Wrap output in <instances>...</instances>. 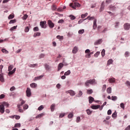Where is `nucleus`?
Masks as SVG:
<instances>
[{"label": "nucleus", "instance_id": "nucleus-29", "mask_svg": "<svg viewBox=\"0 0 130 130\" xmlns=\"http://www.w3.org/2000/svg\"><path fill=\"white\" fill-rule=\"evenodd\" d=\"M70 74H71L70 70H68L67 72H66L64 73V76H69V75H70Z\"/></svg>", "mask_w": 130, "mask_h": 130}, {"label": "nucleus", "instance_id": "nucleus-18", "mask_svg": "<svg viewBox=\"0 0 130 130\" xmlns=\"http://www.w3.org/2000/svg\"><path fill=\"white\" fill-rule=\"evenodd\" d=\"M91 108L92 109H98V108H100V105H92L91 106Z\"/></svg>", "mask_w": 130, "mask_h": 130}, {"label": "nucleus", "instance_id": "nucleus-31", "mask_svg": "<svg viewBox=\"0 0 130 130\" xmlns=\"http://www.w3.org/2000/svg\"><path fill=\"white\" fill-rule=\"evenodd\" d=\"M113 62V60L112 59H110L109 60H108V64L110 65L112 64Z\"/></svg>", "mask_w": 130, "mask_h": 130}, {"label": "nucleus", "instance_id": "nucleus-22", "mask_svg": "<svg viewBox=\"0 0 130 130\" xmlns=\"http://www.w3.org/2000/svg\"><path fill=\"white\" fill-rule=\"evenodd\" d=\"M112 91V89L111 88V87H108L107 89V92L108 94H111Z\"/></svg>", "mask_w": 130, "mask_h": 130}, {"label": "nucleus", "instance_id": "nucleus-36", "mask_svg": "<svg viewBox=\"0 0 130 130\" xmlns=\"http://www.w3.org/2000/svg\"><path fill=\"white\" fill-rule=\"evenodd\" d=\"M14 68V66H13V65H10L9 67H8V71L9 72H10L11 71H12L13 70V68Z\"/></svg>", "mask_w": 130, "mask_h": 130}, {"label": "nucleus", "instance_id": "nucleus-38", "mask_svg": "<svg viewBox=\"0 0 130 130\" xmlns=\"http://www.w3.org/2000/svg\"><path fill=\"white\" fill-rule=\"evenodd\" d=\"M57 8H56V5H53L52 6V10L53 11H55L56 10Z\"/></svg>", "mask_w": 130, "mask_h": 130}, {"label": "nucleus", "instance_id": "nucleus-32", "mask_svg": "<svg viewBox=\"0 0 130 130\" xmlns=\"http://www.w3.org/2000/svg\"><path fill=\"white\" fill-rule=\"evenodd\" d=\"M29 108V106L27 104H25L23 106V110H26V109H28Z\"/></svg>", "mask_w": 130, "mask_h": 130}, {"label": "nucleus", "instance_id": "nucleus-4", "mask_svg": "<svg viewBox=\"0 0 130 130\" xmlns=\"http://www.w3.org/2000/svg\"><path fill=\"white\" fill-rule=\"evenodd\" d=\"M26 96L27 97H30L31 95L32 94V93L31 92V89L30 88L27 87L26 90Z\"/></svg>", "mask_w": 130, "mask_h": 130}, {"label": "nucleus", "instance_id": "nucleus-54", "mask_svg": "<svg viewBox=\"0 0 130 130\" xmlns=\"http://www.w3.org/2000/svg\"><path fill=\"white\" fill-rule=\"evenodd\" d=\"M115 28H117V27H118V26L119 25V22H115Z\"/></svg>", "mask_w": 130, "mask_h": 130}, {"label": "nucleus", "instance_id": "nucleus-45", "mask_svg": "<svg viewBox=\"0 0 130 130\" xmlns=\"http://www.w3.org/2000/svg\"><path fill=\"white\" fill-rule=\"evenodd\" d=\"M14 23H16V19L11 20L9 22V24H14Z\"/></svg>", "mask_w": 130, "mask_h": 130}, {"label": "nucleus", "instance_id": "nucleus-50", "mask_svg": "<svg viewBox=\"0 0 130 130\" xmlns=\"http://www.w3.org/2000/svg\"><path fill=\"white\" fill-rule=\"evenodd\" d=\"M45 56V54H41L39 56V58H43Z\"/></svg>", "mask_w": 130, "mask_h": 130}, {"label": "nucleus", "instance_id": "nucleus-24", "mask_svg": "<svg viewBox=\"0 0 130 130\" xmlns=\"http://www.w3.org/2000/svg\"><path fill=\"white\" fill-rule=\"evenodd\" d=\"M55 107V104H53L51 107H50V109L51 111H54V108Z\"/></svg>", "mask_w": 130, "mask_h": 130}, {"label": "nucleus", "instance_id": "nucleus-25", "mask_svg": "<svg viewBox=\"0 0 130 130\" xmlns=\"http://www.w3.org/2000/svg\"><path fill=\"white\" fill-rule=\"evenodd\" d=\"M14 18H15V15L14 14H10L9 16H8V19L9 20H11L12 19H14Z\"/></svg>", "mask_w": 130, "mask_h": 130}, {"label": "nucleus", "instance_id": "nucleus-43", "mask_svg": "<svg viewBox=\"0 0 130 130\" xmlns=\"http://www.w3.org/2000/svg\"><path fill=\"white\" fill-rule=\"evenodd\" d=\"M41 35V34L40 32H37L36 34H35L34 35V37H36L37 36H40Z\"/></svg>", "mask_w": 130, "mask_h": 130}, {"label": "nucleus", "instance_id": "nucleus-20", "mask_svg": "<svg viewBox=\"0 0 130 130\" xmlns=\"http://www.w3.org/2000/svg\"><path fill=\"white\" fill-rule=\"evenodd\" d=\"M87 19H88L90 21L93 20H96L95 19V17L94 16L90 17V16H88L87 18H85L84 20H87Z\"/></svg>", "mask_w": 130, "mask_h": 130}, {"label": "nucleus", "instance_id": "nucleus-49", "mask_svg": "<svg viewBox=\"0 0 130 130\" xmlns=\"http://www.w3.org/2000/svg\"><path fill=\"white\" fill-rule=\"evenodd\" d=\"M78 97H81V96H82V95H83V92H82V91L80 90L79 91V93H78Z\"/></svg>", "mask_w": 130, "mask_h": 130}, {"label": "nucleus", "instance_id": "nucleus-55", "mask_svg": "<svg viewBox=\"0 0 130 130\" xmlns=\"http://www.w3.org/2000/svg\"><path fill=\"white\" fill-rule=\"evenodd\" d=\"M25 32H29V27L28 26H26L24 29Z\"/></svg>", "mask_w": 130, "mask_h": 130}, {"label": "nucleus", "instance_id": "nucleus-16", "mask_svg": "<svg viewBox=\"0 0 130 130\" xmlns=\"http://www.w3.org/2000/svg\"><path fill=\"white\" fill-rule=\"evenodd\" d=\"M43 78V75H41L40 76L36 77L34 79V81H38V80H41Z\"/></svg>", "mask_w": 130, "mask_h": 130}, {"label": "nucleus", "instance_id": "nucleus-26", "mask_svg": "<svg viewBox=\"0 0 130 130\" xmlns=\"http://www.w3.org/2000/svg\"><path fill=\"white\" fill-rule=\"evenodd\" d=\"M68 118H73V117H74V114H73V112L70 113L68 116Z\"/></svg>", "mask_w": 130, "mask_h": 130}, {"label": "nucleus", "instance_id": "nucleus-59", "mask_svg": "<svg viewBox=\"0 0 130 130\" xmlns=\"http://www.w3.org/2000/svg\"><path fill=\"white\" fill-rule=\"evenodd\" d=\"M85 57H86V58H90V57H91V55L88 53L85 55Z\"/></svg>", "mask_w": 130, "mask_h": 130}, {"label": "nucleus", "instance_id": "nucleus-7", "mask_svg": "<svg viewBox=\"0 0 130 130\" xmlns=\"http://www.w3.org/2000/svg\"><path fill=\"white\" fill-rule=\"evenodd\" d=\"M46 24V21H41L40 22V25L42 27V28H46V25H45Z\"/></svg>", "mask_w": 130, "mask_h": 130}, {"label": "nucleus", "instance_id": "nucleus-56", "mask_svg": "<svg viewBox=\"0 0 130 130\" xmlns=\"http://www.w3.org/2000/svg\"><path fill=\"white\" fill-rule=\"evenodd\" d=\"M125 55L126 57H127L129 56V52H125Z\"/></svg>", "mask_w": 130, "mask_h": 130}, {"label": "nucleus", "instance_id": "nucleus-21", "mask_svg": "<svg viewBox=\"0 0 130 130\" xmlns=\"http://www.w3.org/2000/svg\"><path fill=\"white\" fill-rule=\"evenodd\" d=\"M93 101H94V98L92 96L89 97V103L90 104L93 103Z\"/></svg>", "mask_w": 130, "mask_h": 130}, {"label": "nucleus", "instance_id": "nucleus-53", "mask_svg": "<svg viewBox=\"0 0 130 130\" xmlns=\"http://www.w3.org/2000/svg\"><path fill=\"white\" fill-rule=\"evenodd\" d=\"M70 17L71 20H75V19H76V17H75V16L73 15H70Z\"/></svg>", "mask_w": 130, "mask_h": 130}, {"label": "nucleus", "instance_id": "nucleus-15", "mask_svg": "<svg viewBox=\"0 0 130 130\" xmlns=\"http://www.w3.org/2000/svg\"><path fill=\"white\" fill-rule=\"evenodd\" d=\"M105 3V2H103L102 3L101 6V8L100 9V12H102V11H103V10H104V4Z\"/></svg>", "mask_w": 130, "mask_h": 130}, {"label": "nucleus", "instance_id": "nucleus-40", "mask_svg": "<svg viewBox=\"0 0 130 130\" xmlns=\"http://www.w3.org/2000/svg\"><path fill=\"white\" fill-rule=\"evenodd\" d=\"M99 54H100V52L98 51L94 54V56L95 57H98Z\"/></svg>", "mask_w": 130, "mask_h": 130}, {"label": "nucleus", "instance_id": "nucleus-41", "mask_svg": "<svg viewBox=\"0 0 130 130\" xmlns=\"http://www.w3.org/2000/svg\"><path fill=\"white\" fill-rule=\"evenodd\" d=\"M21 126V123H17L15 124V127H20Z\"/></svg>", "mask_w": 130, "mask_h": 130}, {"label": "nucleus", "instance_id": "nucleus-13", "mask_svg": "<svg viewBox=\"0 0 130 130\" xmlns=\"http://www.w3.org/2000/svg\"><path fill=\"white\" fill-rule=\"evenodd\" d=\"M78 52V47L75 46L74 47L72 50V53H74V54H76Z\"/></svg>", "mask_w": 130, "mask_h": 130}, {"label": "nucleus", "instance_id": "nucleus-2", "mask_svg": "<svg viewBox=\"0 0 130 130\" xmlns=\"http://www.w3.org/2000/svg\"><path fill=\"white\" fill-rule=\"evenodd\" d=\"M70 7L73 9H76V8H79V7H81V5L78 3H71L70 4Z\"/></svg>", "mask_w": 130, "mask_h": 130}, {"label": "nucleus", "instance_id": "nucleus-10", "mask_svg": "<svg viewBox=\"0 0 130 130\" xmlns=\"http://www.w3.org/2000/svg\"><path fill=\"white\" fill-rule=\"evenodd\" d=\"M67 92L70 94L71 96H75V95H76V92H75V91L73 90H68Z\"/></svg>", "mask_w": 130, "mask_h": 130}, {"label": "nucleus", "instance_id": "nucleus-28", "mask_svg": "<svg viewBox=\"0 0 130 130\" xmlns=\"http://www.w3.org/2000/svg\"><path fill=\"white\" fill-rule=\"evenodd\" d=\"M101 54L103 57L105 56V49H103V50L101 52Z\"/></svg>", "mask_w": 130, "mask_h": 130}, {"label": "nucleus", "instance_id": "nucleus-27", "mask_svg": "<svg viewBox=\"0 0 130 130\" xmlns=\"http://www.w3.org/2000/svg\"><path fill=\"white\" fill-rule=\"evenodd\" d=\"M2 52H3V53H5L6 54L9 53V51L7 50L6 49H2Z\"/></svg>", "mask_w": 130, "mask_h": 130}, {"label": "nucleus", "instance_id": "nucleus-46", "mask_svg": "<svg viewBox=\"0 0 130 130\" xmlns=\"http://www.w3.org/2000/svg\"><path fill=\"white\" fill-rule=\"evenodd\" d=\"M17 29V26H14L10 28V31H14V30H16Z\"/></svg>", "mask_w": 130, "mask_h": 130}, {"label": "nucleus", "instance_id": "nucleus-1", "mask_svg": "<svg viewBox=\"0 0 130 130\" xmlns=\"http://www.w3.org/2000/svg\"><path fill=\"white\" fill-rule=\"evenodd\" d=\"M20 103L17 105V108H18L19 112L23 113V110L22 109V106H23V105H24V104L26 103V101L22 99H20Z\"/></svg>", "mask_w": 130, "mask_h": 130}, {"label": "nucleus", "instance_id": "nucleus-52", "mask_svg": "<svg viewBox=\"0 0 130 130\" xmlns=\"http://www.w3.org/2000/svg\"><path fill=\"white\" fill-rule=\"evenodd\" d=\"M120 106L121 108H122V109H124V104L121 103Z\"/></svg>", "mask_w": 130, "mask_h": 130}, {"label": "nucleus", "instance_id": "nucleus-39", "mask_svg": "<svg viewBox=\"0 0 130 130\" xmlns=\"http://www.w3.org/2000/svg\"><path fill=\"white\" fill-rule=\"evenodd\" d=\"M56 38L57 39H59V40H62V39H63V37L60 36H57Z\"/></svg>", "mask_w": 130, "mask_h": 130}, {"label": "nucleus", "instance_id": "nucleus-3", "mask_svg": "<svg viewBox=\"0 0 130 130\" xmlns=\"http://www.w3.org/2000/svg\"><path fill=\"white\" fill-rule=\"evenodd\" d=\"M95 83V79H92L86 81L85 83V86H89L90 84L92 85V84H94Z\"/></svg>", "mask_w": 130, "mask_h": 130}, {"label": "nucleus", "instance_id": "nucleus-35", "mask_svg": "<svg viewBox=\"0 0 130 130\" xmlns=\"http://www.w3.org/2000/svg\"><path fill=\"white\" fill-rule=\"evenodd\" d=\"M64 115H66V114L64 113H60L59 114V117L60 118H62V117H63L64 116Z\"/></svg>", "mask_w": 130, "mask_h": 130}, {"label": "nucleus", "instance_id": "nucleus-6", "mask_svg": "<svg viewBox=\"0 0 130 130\" xmlns=\"http://www.w3.org/2000/svg\"><path fill=\"white\" fill-rule=\"evenodd\" d=\"M48 24L49 25V27H50L51 29H52V28L54 27V23L50 20H48Z\"/></svg>", "mask_w": 130, "mask_h": 130}, {"label": "nucleus", "instance_id": "nucleus-8", "mask_svg": "<svg viewBox=\"0 0 130 130\" xmlns=\"http://www.w3.org/2000/svg\"><path fill=\"white\" fill-rule=\"evenodd\" d=\"M130 24L126 23L124 24V30H129Z\"/></svg>", "mask_w": 130, "mask_h": 130}, {"label": "nucleus", "instance_id": "nucleus-37", "mask_svg": "<svg viewBox=\"0 0 130 130\" xmlns=\"http://www.w3.org/2000/svg\"><path fill=\"white\" fill-rule=\"evenodd\" d=\"M93 93V90L88 89L87 90V94H92Z\"/></svg>", "mask_w": 130, "mask_h": 130}, {"label": "nucleus", "instance_id": "nucleus-47", "mask_svg": "<svg viewBox=\"0 0 130 130\" xmlns=\"http://www.w3.org/2000/svg\"><path fill=\"white\" fill-rule=\"evenodd\" d=\"M45 68H46V70H47V71H48V70H49L50 69V67H49V66L47 64H45Z\"/></svg>", "mask_w": 130, "mask_h": 130}, {"label": "nucleus", "instance_id": "nucleus-61", "mask_svg": "<svg viewBox=\"0 0 130 130\" xmlns=\"http://www.w3.org/2000/svg\"><path fill=\"white\" fill-rule=\"evenodd\" d=\"M126 85L128 87H130V82L128 81H126Z\"/></svg>", "mask_w": 130, "mask_h": 130}, {"label": "nucleus", "instance_id": "nucleus-51", "mask_svg": "<svg viewBox=\"0 0 130 130\" xmlns=\"http://www.w3.org/2000/svg\"><path fill=\"white\" fill-rule=\"evenodd\" d=\"M80 121H81V117H77V120H76V122H80Z\"/></svg>", "mask_w": 130, "mask_h": 130}, {"label": "nucleus", "instance_id": "nucleus-60", "mask_svg": "<svg viewBox=\"0 0 130 130\" xmlns=\"http://www.w3.org/2000/svg\"><path fill=\"white\" fill-rule=\"evenodd\" d=\"M6 95H5V94H2L1 95H0V99H4V98H5Z\"/></svg>", "mask_w": 130, "mask_h": 130}, {"label": "nucleus", "instance_id": "nucleus-62", "mask_svg": "<svg viewBox=\"0 0 130 130\" xmlns=\"http://www.w3.org/2000/svg\"><path fill=\"white\" fill-rule=\"evenodd\" d=\"M14 116H15L16 119H20V117L19 115H14Z\"/></svg>", "mask_w": 130, "mask_h": 130}, {"label": "nucleus", "instance_id": "nucleus-9", "mask_svg": "<svg viewBox=\"0 0 130 130\" xmlns=\"http://www.w3.org/2000/svg\"><path fill=\"white\" fill-rule=\"evenodd\" d=\"M97 28V19L93 20V29L95 30Z\"/></svg>", "mask_w": 130, "mask_h": 130}, {"label": "nucleus", "instance_id": "nucleus-12", "mask_svg": "<svg viewBox=\"0 0 130 130\" xmlns=\"http://www.w3.org/2000/svg\"><path fill=\"white\" fill-rule=\"evenodd\" d=\"M62 68H63V63H60L58 64V67H57V71H60V70H61V69H62Z\"/></svg>", "mask_w": 130, "mask_h": 130}, {"label": "nucleus", "instance_id": "nucleus-42", "mask_svg": "<svg viewBox=\"0 0 130 130\" xmlns=\"http://www.w3.org/2000/svg\"><path fill=\"white\" fill-rule=\"evenodd\" d=\"M86 112L88 115H90V114L92 113V111H91V110H90L89 109L86 110Z\"/></svg>", "mask_w": 130, "mask_h": 130}, {"label": "nucleus", "instance_id": "nucleus-58", "mask_svg": "<svg viewBox=\"0 0 130 130\" xmlns=\"http://www.w3.org/2000/svg\"><path fill=\"white\" fill-rule=\"evenodd\" d=\"M10 91H13L15 90H16V88L15 87V86H12L10 89Z\"/></svg>", "mask_w": 130, "mask_h": 130}, {"label": "nucleus", "instance_id": "nucleus-23", "mask_svg": "<svg viewBox=\"0 0 130 130\" xmlns=\"http://www.w3.org/2000/svg\"><path fill=\"white\" fill-rule=\"evenodd\" d=\"M30 86L31 88H36L37 87V84L35 83H32L30 84Z\"/></svg>", "mask_w": 130, "mask_h": 130}, {"label": "nucleus", "instance_id": "nucleus-14", "mask_svg": "<svg viewBox=\"0 0 130 130\" xmlns=\"http://www.w3.org/2000/svg\"><path fill=\"white\" fill-rule=\"evenodd\" d=\"M0 81L4 83L5 82V79L4 78V74L2 73L0 74Z\"/></svg>", "mask_w": 130, "mask_h": 130}, {"label": "nucleus", "instance_id": "nucleus-19", "mask_svg": "<svg viewBox=\"0 0 130 130\" xmlns=\"http://www.w3.org/2000/svg\"><path fill=\"white\" fill-rule=\"evenodd\" d=\"M44 113H42L39 115H38L36 117V118H41L43 116H44Z\"/></svg>", "mask_w": 130, "mask_h": 130}, {"label": "nucleus", "instance_id": "nucleus-34", "mask_svg": "<svg viewBox=\"0 0 130 130\" xmlns=\"http://www.w3.org/2000/svg\"><path fill=\"white\" fill-rule=\"evenodd\" d=\"M44 108V107H43V106L41 105L38 108V110H39V111H41V110H43Z\"/></svg>", "mask_w": 130, "mask_h": 130}, {"label": "nucleus", "instance_id": "nucleus-11", "mask_svg": "<svg viewBox=\"0 0 130 130\" xmlns=\"http://www.w3.org/2000/svg\"><path fill=\"white\" fill-rule=\"evenodd\" d=\"M102 43V39H99L94 42V45H99Z\"/></svg>", "mask_w": 130, "mask_h": 130}, {"label": "nucleus", "instance_id": "nucleus-44", "mask_svg": "<svg viewBox=\"0 0 130 130\" xmlns=\"http://www.w3.org/2000/svg\"><path fill=\"white\" fill-rule=\"evenodd\" d=\"M84 32H85V30L84 29H81V30H79L78 31L79 34H83L84 33Z\"/></svg>", "mask_w": 130, "mask_h": 130}, {"label": "nucleus", "instance_id": "nucleus-5", "mask_svg": "<svg viewBox=\"0 0 130 130\" xmlns=\"http://www.w3.org/2000/svg\"><path fill=\"white\" fill-rule=\"evenodd\" d=\"M0 113L1 114L5 113V105L4 104L0 105Z\"/></svg>", "mask_w": 130, "mask_h": 130}, {"label": "nucleus", "instance_id": "nucleus-64", "mask_svg": "<svg viewBox=\"0 0 130 130\" xmlns=\"http://www.w3.org/2000/svg\"><path fill=\"white\" fill-rule=\"evenodd\" d=\"M125 130H130V125H128L127 127H126Z\"/></svg>", "mask_w": 130, "mask_h": 130}, {"label": "nucleus", "instance_id": "nucleus-48", "mask_svg": "<svg viewBox=\"0 0 130 130\" xmlns=\"http://www.w3.org/2000/svg\"><path fill=\"white\" fill-rule=\"evenodd\" d=\"M3 105H4V107L5 106H7V107H9V104L8 103H6V102H3Z\"/></svg>", "mask_w": 130, "mask_h": 130}, {"label": "nucleus", "instance_id": "nucleus-33", "mask_svg": "<svg viewBox=\"0 0 130 130\" xmlns=\"http://www.w3.org/2000/svg\"><path fill=\"white\" fill-rule=\"evenodd\" d=\"M111 98L113 101H115V100H117V96H112Z\"/></svg>", "mask_w": 130, "mask_h": 130}, {"label": "nucleus", "instance_id": "nucleus-17", "mask_svg": "<svg viewBox=\"0 0 130 130\" xmlns=\"http://www.w3.org/2000/svg\"><path fill=\"white\" fill-rule=\"evenodd\" d=\"M109 83H115V78H110L109 80H108Z\"/></svg>", "mask_w": 130, "mask_h": 130}, {"label": "nucleus", "instance_id": "nucleus-30", "mask_svg": "<svg viewBox=\"0 0 130 130\" xmlns=\"http://www.w3.org/2000/svg\"><path fill=\"white\" fill-rule=\"evenodd\" d=\"M87 16H88V13H86L85 14L81 15V17L82 19H84V18H86Z\"/></svg>", "mask_w": 130, "mask_h": 130}, {"label": "nucleus", "instance_id": "nucleus-63", "mask_svg": "<svg viewBox=\"0 0 130 130\" xmlns=\"http://www.w3.org/2000/svg\"><path fill=\"white\" fill-rule=\"evenodd\" d=\"M85 53H90V50L89 49H86L85 51Z\"/></svg>", "mask_w": 130, "mask_h": 130}, {"label": "nucleus", "instance_id": "nucleus-57", "mask_svg": "<svg viewBox=\"0 0 130 130\" xmlns=\"http://www.w3.org/2000/svg\"><path fill=\"white\" fill-rule=\"evenodd\" d=\"M34 31H39V28L38 27H35L34 28Z\"/></svg>", "mask_w": 130, "mask_h": 130}]
</instances>
